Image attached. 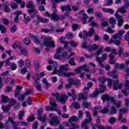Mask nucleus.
Listing matches in <instances>:
<instances>
[{"instance_id": "nucleus-1", "label": "nucleus", "mask_w": 129, "mask_h": 129, "mask_svg": "<svg viewBox=\"0 0 129 129\" xmlns=\"http://www.w3.org/2000/svg\"><path fill=\"white\" fill-rule=\"evenodd\" d=\"M68 64H67L66 66L61 65L59 68V74L62 77H70L71 76H75L76 74L75 73H68L66 72L68 69L67 68Z\"/></svg>"}, {"instance_id": "nucleus-2", "label": "nucleus", "mask_w": 129, "mask_h": 129, "mask_svg": "<svg viewBox=\"0 0 129 129\" xmlns=\"http://www.w3.org/2000/svg\"><path fill=\"white\" fill-rule=\"evenodd\" d=\"M101 98L103 102H105V100L108 101V102L111 101L112 102L113 104H114L115 106H116V107L119 108L121 105V101H117L115 102V100H114V98H113V97H110L107 95H104Z\"/></svg>"}, {"instance_id": "nucleus-3", "label": "nucleus", "mask_w": 129, "mask_h": 129, "mask_svg": "<svg viewBox=\"0 0 129 129\" xmlns=\"http://www.w3.org/2000/svg\"><path fill=\"white\" fill-rule=\"evenodd\" d=\"M41 39L43 40V45L46 48H53L55 47L54 41L51 39V37H46V36L42 35Z\"/></svg>"}, {"instance_id": "nucleus-4", "label": "nucleus", "mask_w": 129, "mask_h": 129, "mask_svg": "<svg viewBox=\"0 0 129 129\" xmlns=\"http://www.w3.org/2000/svg\"><path fill=\"white\" fill-rule=\"evenodd\" d=\"M82 70H84V71L87 72V73H92L93 74L95 73L96 72L95 70H93L92 71H90L88 68V66L86 64H84L82 66L79 67L78 69H76L75 71L76 72V73L79 74V73H81V71H82Z\"/></svg>"}, {"instance_id": "nucleus-5", "label": "nucleus", "mask_w": 129, "mask_h": 129, "mask_svg": "<svg viewBox=\"0 0 129 129\" xmlns=\"http://www.w3.org/2000/svg\"><path fill=\"white\" fill-rule=\"evenodd\" d=\"M34 6L33 4V2L32 1H28L27 3L26 4V7L27 9H33L32 10H29L28 11V13H29V14H30V15H31V18L32 19H34V18H35V16H36V10H35V9H34Z\"/></svg>"}, {"instance_id": "nucleus-6", "label": "nucleus", "mask_w": 129, "mask_h": 129, "mask_svg": "<svg viewBox=\"0 0 129 129\" xmlns=\"http://www.w3.org/2000/svg\"><path fill=\"white\" fill-rule=\"evenodd\" d=\"M52 95L56 98L57 101H59L60 103H65L66 101L68 99V96H67L66 94H62L60 96L59 95V93H53Z\"/></svg>"}, {"instance_id": "nucleus-7", "label": "nucleus", "mask_w": 129, "mask_h": 129, "mask_svg": "<svg viewBox=\"0 0 129 129\" xmlns=\"http://www.w3.org/2000/svg\"><path fill=\"white\" fill-rule=\"evenodd\" d=\"M87 117L89 119H85L83 120L82 123V127L84 129H88V126H87V123H89L92 121V118H91V115L90 112L89 111H86L85 112Z\"/></svg>"}, {"instance_id": "nucleus-8", "label": "nucleus", "mask_w": 129, "mask_h": 129, "mask_svg": "<svg viewBox=\"0 0 129 129\" xmlns=\"http://www.w3.org/2000/svg\"><path fill=\"white\" fill-rule=\"evenodd\" d=\"M49 118L50 119L49 123L51 125H55V124L60 123V119H58V117L53 113L49 114Z\"/></svg>"}, {"instance_id": "nucleus-9", "label": "nucleus", "mask_w": 129, "mask_h": 129, "mask_svg": "<svg viewBox=\"0 0 129 129\" xmlns=\"http://www.w3.org/2000/svg\"><path fill=\"white\" fill-rule=\"evenodd\" d=\"M124 105L125 106V108L121 109L119 110V115L118 119L119 120H121V118H122V114L125 113L126 112H127V111L128 110V106H129V99L126 98L125 99V102H124Z\"/></svg>"}, {"instance_id": "nucleus-10", "label": "nucleus", "mask_w": 129, "mask_h": 129, "mask_svg": "<svg viewBox=\"0 0 129 129\" xmlns=\"http://www.w3.org/2000/svg\"><path fill=\"white\" fill-rule=\"evenodd\" d=\"M52 9L53 12L51 15L49 14L48 12L45 13V16L47 17H50L51 20H54V21H58L60 19V16L57 15V10H56V7L55 6H52Z\"/></svg>"}, {"instance_id": "nucleus-11", "label": "nucleus", "mask_w": 129, "mask_h": 129, "mask_svg": "<svg viewBox=\"0 0 129 129\" xmlns=\"http://www.w3.org/2000/svg\"><path fill=\"white\" fill-rule=\"evenodd\" d=\"M105 89H106V86H105V85H100L99 88V92H98V90H96L93 92V93H92L91 95V97H92L93 98H94V97H96V96H97V95H98L99 92V93H103V92H104V91L105 90Z\"/></svg>"}, {"instance_id": "nucleus-12", "label": "nucleus", "mask_w": 129, "mask_h": 129, "mask_svg": "<svg viewBox=\"0 0 129 129\" xmlns=\"http://www.w3.org/2000/svg\"><path fill=\"white\" fill-rule=\"evenodd\" d=\"M50 104L52 107L47 106L46 108V111H49V110H54V111H57V109L56 108V106H57V104H56V102H55V100L53 98H51L50 99Z\"/></svg>"}, {"instance_id": "nucleus-13", "label": "nucleus", "mask_w": 129, "mask_h": 129, "mask_svg": "<svg viewBox=\"0 0 129 129\" xmlns=\"http://www.w3.org/2000/svg\"><path fill=\"white\" fill-rule=\"evenodd\" d=\"M107 57V54L105 53H104L102 55V56H101L102 59L101 58H100V57L98 56L96 57V60L99 63V65L100 67H101V68H103V67H104V65H103L102 62H103V61H105V60H106Z\"/></svg>"}, {"instance_id": "nucleus-14", "label": "nucleus", "mask_w": 129, "mask_h": 129, "mask_svg": "<svg viewBox=\"0 0 129 129\" xmlns=\"http://www.w3.org/2000/svg\"><path fill=\"white\" fill-rule=\"evenodd\" d=\"M93 33H94V30L93 29L91 28L90 29L88 33L86 31H84V33H80L79 37L81 39H82L83 37V38H86V37H92V34Z\"/></svg>"}, {"instance_id": "nucleus-15", "label": "nucleus", "mask_w": 129, "mask_h": 129, "mask_svg": "<svg viewBox=\"0 0 129 129\" xmlns=\"http://www.w3.org/2000/svg\"><path fill=\"white\" fill-rule=\"evenodd\" d=\"M108 80V85L107 86L109 87V88H110V86H111V84H112V80L111 79H107L105 78L104 77H102L101 78H98V81L100 82L101 83H104L106 82V81Z\"/></svg>"}, {"instance_id": "nucleus-16", "label": "nucleus", "mask_w": 129, "mask_h": 129, "mask_svg": "<svg viewBox=\"0 0 129 129\" xmlns=\"http://www.w3.org/2000/svg\"><path fill=\"white\" fill-rule=\"evenodd\" d=\"M122 93L125 96H127L129 94V81H125V86L124 87V89L122 90Z\"/></svg>"}, {"instance_id": "nucleus-17", "label": "nucleus", "mask_w": 129, "mask_h": 129, "mask_svg": "<svg viewBox=\"0 0 129 129\" xmlns=\"http://www.w3.org/2000/svg\"><path fill=\"white\" fill-rule=\"evenodd\" d=\"M114 16L115 17L116 19L118 20V27H121V26H122V20H123V18L122 17L119 15L117 12L115 13Z\"/></svg>"}, {"instance_id": "nucleus-18", "label": "nucleus", "mask_w": 129, "mask_h": 129, "mask_svg": "<svg viewBox=\"0 0 129 129\" xmlns=\"http://www.w3.org/2000/svg\"><path fill=\"white\" fill-rule=\"evenodd\" d=\"M11 105H9L6 108H5V107L2 106V109L5 112H8L10 109V107L11 106H13V105H15L16 104V101L14 99H11L10 101Z\"/></svg>"}, {"instance_id": "nucleus-19", "label": "nucleus", "mask_w": 129, "mask_h": 129, "mask_svg": "<svg viewBox=\"0 0 129 129\" xmlns=\"http://www.w3.org/2000/svg\"><path fill=\"white\" fill-rule=\"evenodd\" d=\"M124 33V31L119 30L118 32V34L115 33L113 35V38L120 39L121 38H122V35H123Z\"/></svg>"}, {"instance_id": "nucleus-20", "label": "nucleus", "mask_w": 129, "mask_h": 129, "mask_svg": "<svg viewBox=\"0 0 129 129\" xmlns=\"http://www.w3.org/2000/svg\"><path fill=\"white\" fill-rule=\"evenodd\" d=\"M122 87V84H118V80H116L114 81L113 84V89L114 90H118V89H120Z\"/></svg>"}, {"instance_id": "nucleus-21", "label": "nucleus", "mask_w": 129, "mask_h": 129, "mask_svg": "<svg viewBox=\"0 0 129 129\" xmlns=\"http://www.w3.org/2000/svg\"><path fill=\"white\" fill-rule=\"evenodd\" d=\"M37 20L39 21V22H41V23H43L44 24L48 23L49 22V20L48 19L41 18V16L39 15L36 16Z\"/></svg>"}, {"instance_id": "nucleus-22", "label": "nucleus", "mask_w": 129, "mask_h": 129, "mask_svg": "<svg viewBox=\"0 0 129 129\" xmlns=\"http://www.w3.org/2000/svg\"><path fill=\"white\" fill-rule=\"evenodd\" d=\"M82 98H83L84 100H85L88 98V95L85 93V92H84V94H79V98H78V100L79 101L80 99H82Z\"/></svg>"}, {"instance_id": "nucleus-23", "label": "nucleus", "mask_w": 129, "mask_h": 129, "mask_svg": "<svg viewBox=\"0 0 129 129\" xmlns=\"http://www.w3.org/2000/svg\"><path fill=\"white\" fill-rule=\"evenodd\" d=\"M15 96L17 97L18 96V100L20 101H23V100L25 99V95L23 94H19V92H16L15 93Z\"/></svg>"}, {"instance_id": "nucleus-24", "label": "nucleus", "mask_w": 129, "mask_h": 129, "mask_svg": "<svg viewBox=\"0 0 129 129\" xmlns=\"http://www.w3.org/2000/svg\"><path fill=\"white\" fill-rule=\"evenodd\" d=\"M102 10L104 13H108L110 15H113L114 14V11L111 9L109 8H102Z\"/></svg>"}, {"instance_id": "nucleus-25", "label": "nucleus", "mask_w": 129, "mask_h": 129, "mask_svg": "<svg viewBox=\"0 0 129 129\" xmlns=\"http://www.w3.org/2000/svg\"><path fill=\"white\" fill-rule=\"evenodd\" d=\"M101 109V106H97L94 107L93 109V115L94 116H96L97 115V113H98V110Z\"/></svg>"}, {"instance_id": "nucleus-26", "label": "nucleus", "mask_w": 129, "mask_h": 129, "mask_svg": "<svg viewBox=\"0 0 129 129\" xmlns=\"http://www.w3.org/2000/svg\"><path fill=\"white\" fill-rule=\"evenodd\" d=\"M98 48V45L97 44H93L92 45H89L88 49L89 51H94Z\"/></svg>"}, {"instance_id": "nucleus-27", "label": "nucleus", "mask_w": 129, "mask_h": 129, "mask_svg": "<svg viewBox=\"0 0 129 129\" xmlns=\"http://www.w3.org/2000/svg\"><path fill=\"white\" fill-rule=\"evenodd\" d=\"M114 56L113 54L109 55V63L110 64H114L115 63V60H114Z\"/></svg>"}, {"instance_id": "nucleus-28", "label": "nucleus", "mask_w": 129, "mask_h": 129, "mask_svg": "<svg viewBox=\"0 0 129 129\" xmlns=\"http://www.w3.org/2000/svg\"><path fill=\"white\" fill-rule=\"evenodd\" d=\"M122 68H124V63H116L115 65V70L117 71V69H122Z\"/></svg>"}, {"instance_id": "nucleus-29", "label": "nucleus", "mask_w": 129, "mask_h": 129, "mask_svg": "<svg viewBox=\"0 0 129 129\" xmlns=\"http://www.w3.org/2000/svg\"><path fill=\"white\" fill-rule=\"evenodd\" d=\"M22 14H23V12H22V11H17L14 13V15L15 16V17L14 18V22H18L19 15H22Z\"/></svg>"}, {"instance_id": "nucleus-30", "label": "nucleus", "mask_w": 129, "mask_h": 129, "mask_svg": "<svg viewBox=\"0 0 129 129\" xmlns=\"http://www.w3.org/2000/svg\"><path fill=\"white\" fill-rule=\"evenodd\" d=\"M59 42L63 43L64 45V48H66L68 47V42L65 41V38L64 37H61L60 39Z\"/></svg>"}, {"instance_id": "nucleus-31", "label": "nucleus", "mask_w": 129, "mask_h": 129, "mask_svg": "<svg viewBox=\"0 0 129 129\" xmlns=\"http://www.w3.org/2000/svg\"><path fill=\"white\" fill-rule=\"evenodd\" d=\"M22 46V43L20 42H16L13 44L12 45V48H14V49H16V48H20V47Z\"/></svg>"}, {"instance_id": "nucleus-32", "label": "nucleus", "mask_w": 129, "mask_h": 129, "mask_svg": "<svg viewBox=\"0 0 129 129\" xmlns=\"http://www.w3.org/2000/svg\"><path fill=\"white\" fill-rule=\"evenodd\" d=\"M5 82L7 84H13V83H15V80L14 79L8 78L5 80Z\"/></svg>"}, {"instance_id": "nucleus-33", "label": "nucleus", "mask_w": 129, "mask_h": 129, "mask_svg": "<svg viewBox=\"0 0 129 129\" xmlns=\"http://www.w3.org/2000/svg\"><path fill=\"white\" fill-rule=\"evenodd\" d=\"M31 38L33 41H34L35 44L36 45H38L39 44V40H38V38L35 36V35H31Z\"/></svg>"}, {"instance_id": "nucleus-34", "label": "nucleus", "mask_w": 129, "mask_h": 129, "mask_svg": "<svg viewBox=\"0 0 129 129\" xmlns=\"http://www.w3.org/2000/svg\"><path fill=\"white\" fill-rule=\"evenodd\" d=\"M71 7H70V6L61 7V11L62 12H64V11H66L67 12H69V11H71Z\"/></svg>"}, {"instance_id": "nucleus-35", "label": "nucleus", "mask_w": 129, "mask_h": 129, "mask_svg": "<svg viewBox=\"0 0 129 129\" xmlns=\"http://www.w3.org/2000/svg\"><path fill=\"white\" fill-rule=\"evenodd\" d=\"M74 107V108H76V109H79L80 108V106L79 105V104L77 102H74L72 104V106H71V107Z\"/></svg>"}, {"instance_id": "nucleus-36", "label": "nucleus", "mask_w": 129, "mask_h": 129, "mask_svg": "<svg viewBox=\"0 0 129 129\" xmlns=\"http://www.w3.org/2000/svg\"><path fill=\"white\" fill-rule=\"evenodd\" d=\"M109 109V106H107L106 107L104 108L102 110H100L101 113H107Z\"/></svg>"}, {"instance_id": "nucleus-37", "label": "nucleus", "mask_w": 129, "mask_h": 129, "mask_svg": "<svg viewBox=\"0 0 129 129\" xmlns=\"http://www.w3.org/2000/svg\"><path fill=\"white\" fill-rule=\"evenodd\" d=\"M4 6V11L6 13H10L11 12V9L9 8V4L8 3H6V4Z\"/></svg>"}, {"instance_id": "nucleus-38", "label": "nucleus", "mask_w": 129, "mask_h": 129, "mask_svg": "<svg viewBox=\"0 0 129 129\" xmlns=\"http://www.w3.org/2000/svg\"><path fill=\"white\" fill-rule=\"evenodd\" d=\"M8 100H9V97L2 95V101L3 103H6V102H8Z\"/></svg>"}, {"instance_id": "nucleus-39", "label": "nucleus", "mask_w": 129, "mask_h": 129, "mask_svg": "<svg viewBox=\"0 0 129 129\" xmlns=\"http://www.w3.org/2000/svg\"><path fill=\"white\" fill-rule=\"evenodd\" d=\"M116 113V108L114 106L111 108V110L109 111V114H115Z\"/></svg>"}, {"instance_id": "nucleus-40", "label": "nucleus", "mask_w": 129, "mask_h": 129, "mask_svg": "<svg viewBox=\"0 0 129 129\" xmlns=\"http://www.w3.org/2000/svg\"><path fill=\"white\" fill-rule=\"evenodd\" d=\"M109 23L110 25H115L116 24V21H115V18L111 17L109 20Z\"/></svg>"}, {"instance_id": "nucleus-41", "label": "nucleus", "mask_w": 129, "mask_h": 129, "mask_svg": "<svg viewBox=\"0 0 129 129\" xmlns=\"http://www.w3.org/2000/svg\"><path fill=\"white\" fill-rule=\"evenodd\" d=\"M76 120H78V117L76 116H73L69 119L68 122L69 123H71V121H75Z\"/></svg>"}, {"instance_id": "nucleus-42", "label": "nucleus", "mask_w": 129, "mask_h": 129, "mask_svg": "<svg viewBox=\"0 0 129 129\" xmlns=\"http://www.w3.org/2000/svg\"><path fill=\"white\" fill-rule=\"evenodd\" d=\"M15 2L17 3V4H19L21 5V8H25V2L22 1V0H14Z\"/></svg>"}, {"instance_id": "nucleus-43", "label": "nucleus", "mask_w": 129, "mask_h": 129, "mask_svg": "<svg viewBox=\"0 0 129 129\" xmlns=\"http://www.w3.org/2000/svg\"><path fill=\"white\" fill-rule=\"evenodd\" d=\"M83 106L85 108H90L91 107V104L90 103H87V102H84L83 103Z\"/></svg>"}, {"instance_id": "nucleus-44", "label": "nucleus", "mask_w": 129, "mask_h": 129, "mask_svg": "<svg viewBox=\"0 0 129 129\" xmlns=\"http://www.w3.org/2000/svg\"><path fill=\"white\" fill-rule=\"evenodd\" d=\"M20 52L23 54V55H24V56H28L29 54L28 50L26 49H21L20 50Z\"/></svg>"}, {"instance_id": "nucleus-45", "label": "nucleus", "mask_w": 129, "mask_h": 129, "mask_svg": "<svg viewBox=\"0 0 129 129\" xmlns=\"http://www.w3.org/2000/svg\"><path fill=\"white\" fill-rule=\"evenodd\" d=\"M0 31L2 34H5V33H7V29L3 25L0 24Z\"/></svg>"}, {"instance_id": "nucleus-46", "label": "nucleus", "mask_w": 129, "mask_h": 129, "mask_svg": "<svg viewBox=\"0 0 129 129\" xmlns=\"http://www.w3.org/2000/svg\"><path fill=\"white\" fill-rule=\"evenodd\" d=\"M88 19V16H87V14L86 13H84L83 15V24H86V20Z\"/></svg>"}, {"instance_id": "nucleus-47", "label": "nucleus", "mask_w": 129, "mask_h": 129, "mask_svg": "<svg viewBox=\"0 0 129 129\" xmlns=\"http://www.w3.org/2000/svg\"><path fill=\"white\" fill-rule=\"evenodd\" d=\"M92 85H93V84L91 82H89L88 83L87 87L88 88H85L84 90L85 91H88L89 90V88H91L92 87Z\"/></svg>"}, {"instance_id": "nucleus-48", "label": "nucleus", "mask_w": 129, "mask_h": 129, "mask_svg": "<svg viewBox=\"0 0 129 129\" xmlns=\"http://www.w3.org/2000/svg\"><path fill=\"white\" fill-rule=\"evenodd\" d=\"M24 18V22L25 24H28V22H30L31 18L29 16H28L27 18H26V14H23Z\"/></svg>"}, {"instance_id": "nucleus-49", "label": "nucleus", "mask_w": 129, "mask_h": 129, "mask_svg": "<svg viewBox=\"0 0 129 129\" xmlns=\"http://www.w3.org/2000/svg\"><path fill=\"white\" fill-rule=\"evenodd\" d=\"M116 120V119L115 118V117H111V118L109 119V123H110L111 124H114V123H115Z\"/></svg>"}, {"instance_id": "nucleus-50", "label": "nucleus", "mask_w": 129, "mask_h": 129, "mask_svg": "<svg viewBox=\"0 0 129 129\" xmlns=\"http://www.w3.org/2000/svg\"><path fill=\"white\" fill-rule=\"evenodd\" d=\"M35 84H34L35 87L37 88V89L38 90H42V89L41 88V86H39V85H37V84H38V83H39V80H36L35 81Z\"/></svg>"}, {"instance_id": "nucleus-51", "label": "nucleus", "mask_w": 129, "mask_h": 129, "mask_svg": "<svg viewBox=\"0 0 129 129\" xmlns=\"http://www.w3.org/2000/svg\"><path fill=\"white\" fill-rule=\"evenodd\" d=\"M87 13L88 14H89L90 15H93V7H90L88 8L87 10Z\"/></svg>"}, {"instance_id": "nucleus-52", "label": "nucleus", "mask_w": 129, "mask_h": 129, "mask_svg": "<svg viewBox=\"0 0 129 129\" xmlns=\"http://www.w3.org/2000/svg\"><path fill=\"white\" fill-rule=\"evenodd\" d=\"M11 7L13 10H17L18 9V4L15 3H12L11 4Z\"/></svg>"}, {"instance_id": "nucleus-53", "label": "nucleus", "mask_w": 129, "mask_h": 129, "mask_svg": "<svg viewBox=\"0 0 129 129\" xmlns=\"http://www.w3.org/2000/svg\"><path fill=\"white\" fill-rule=\"evenodd\" d=\"M38 119L39 120H41L42 122H43V124L45 123V121L47 120V116L46 115L44 116L43 117H38Z\"/></svg>"}, {"instance_id": "nucleus-54", "label": "nucleus", "mask_w": 129, "mask_h": 129, "mask_svg": "<svg viewBox=\"0 0 129 129\" xmlns=\"http://www.w3.org/2000/svg\"><path fill=\"white\" fill-rule=\"evenodd\" d=\"M23 42L25 45H30L31 44V41H30V39L25 38L23 40Z\"/></svg>"}, {"instance_id": "nucleus-55", "label": "nucleus", "mask_w": 129, "mask_h": 129, "mask_svg": "<svg viewBox=\"0 0 129 129\" xmlns=\"http://www.w3.org/2000/svg\"><path fill=\"white\" fill-rule=\"evenodd\" d=\"M117 71H116L115 70H114L112 72H110L107 73L108 76L111 77L113 75V74L115 73H118Z\"/></svg>"}, {"instance_id": "nucleus-56", "label": "nucleus", "mask_w": 129, "mask_h": 129, "mask_svg": "<svg viewBox=\"0 0 129 129\" xmlns=\"http://www.w3.org/2000/svg\"><path fill=\"white\" fill-rule=\"evenodd\" d=\"M70 44L72 47H76L78 45L77 42H75V41L73 40H71L70 41Z\"/></svg>"}, {"instance_id": "nucleus-57", "label": "nucleus", "mask_w": 129, "mask_h": 129, "mask_svg": "<svg viewBox=\"0 0 129 129\" xmlns=\"http://www.w3.org/2000/svg\"><path fill=\"white\" fill-rule=\"evenodd\" d=\"M69 64H70L72 66H75L76 63L74 62V58H71L69 61Z\"/></svg>"}, {"instance_id": "nucleus-58", "label": "nucleus", "mask_w": 129, "mask_h": 129, "mask_svg": "<svg viewBox=\"0 0 129 129\" xmlns=\"http://www.w3.org/2000/svg\"><path fill=\"white\" fill-rule=\"evenodd\" d=\"M25 64L27 68H30V66H31V61H30V59H27L25 60Z\"/></svg>"}, {"instance_id": "nucleus-59", "label": "nucleus", "mask_w": 129, "mask_h": 129, "mask_svg": "<svg viewBox=\"0 0 129 129\" xmlns=\"http://www.w3.org/2000/svg\"><path fill=\"white\" fill-rule=\"evenodd\" d=\"M101 26H102L103 28H105V27L108 26V22L107 21H103L101 24Z\"/></svg>"}, {"instance_id": "nucleus-60", "label": "nucleus", "mask_w": 129, "mask_h": 129, "mask_svg": "<svg viewBox=\"0 0 129 129\" xmlns=\"http://www.w3.org/2000/svg\"><path fill=\"white\" fill-rule=\"evenodd\" d=\"M102 49L103 48L99 49L98 50H97L95 54V56H99L100 54L102 52Z\"/></svg>"}, {"instance_id": "nucleus-61", "label": "nucleus", "mask_w": 129, "mask_h": 129, "mask_svg": "<svg viewBox=\"0 0 129 129\" xmlns=\"http://www.w3.org/2000/svg\"><path fill=\"white\" fill-rule=\"evenodd\" d=\"M11 33H15L17 31V26L14 25L10 29Z\"/></svg>"}, {"instance_id": "nucleus-62", "label": "nucleus", "mask_w": 129, "mask_h": 129, "mask_svg": "<svg viewBox=\"0 0 129 129\" xmlns=\"http://www.w3.org/2000/svg\"><path fill=\"white\" fill-rule=\"evenodd\" d=\"M25 112L23 111H21L19 112V119L22 120L23 118V116H24Z\"/></svg>"}, {"instance_id": "nucleus-63", "label": "nucleus", "mask_w": 129, "mask_h": 129, "mask_svg": "<svg viewBox=\"0 0 129 129\" xmlns=\"http://www.w3.org/2000/svg\"><path fill=\"white\" fill-rule=\"evenodd\" d=\"M73 31H75V30H77V29H80V26H79L77 24H74L72 26Z\"/></svg>"}, {"instance_id": "nucleus-64", "label": "nucleus", "mask_w": 129, "mask_h": 129, "mask_svg": "<svg viewBox=\"0 0 129 129\" xmlns=\"http://www.w3.org/2000/svg\"><path fill=\"white\" fill-rule=\"evenodd\" d=\"M78 127H79V126L77 124H72V127L70 129L78 128Z\"/></svg>"}]
</instances>
